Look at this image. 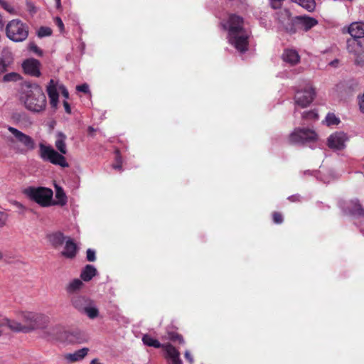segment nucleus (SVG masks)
<instances>
[{"mask_svg": "<svg viewBox=\"0 0 364 364\" xmlns=\"http://www.w3.org/2000/svg\"><path fill=\"white\" fill-rule=\"evenodd\" d=\"M55 1H56V3H57V5L60 6V0H55Z\"/></svg>", "mask_w": 364, "mask_h": 364, "instance_id": "obj_55", "label": "nucleus"}, {"mask_svg": "<svg viewBox=\"0 0 364 364\" xmlns=\"http://www.w3.org/2000/svg\"><path fill=\"white\" fill-rule=\"evenodd\" d=\"M302 118L306 120H316L318 118V115L314 110L304 112L302 114Z\"/></svg>", "mask_w": 364, "mask_h": 364, "instance_id": "obj_32", "label": "nucleus"}, {"mask_svg": "<svg viewBox=\"0 0 364 364\" xmlns=\"http://www.w3.org/2000/svg\"><path fill=\"white\" fill-rule=\"evenodd\" d=\"M92 300L82 296H75L71 299L72 305L75 309L82 313Z\"/></svg>", "mask_w": 364, "mask_h": 364, "instance_id": "obj_20", "label": "nucleus"}, {"mask_svg": "<svg viewBox=\"0 0 364 364\" xmlns=\"http://www.w3.org/2000/svg\"><path fill=\"white\" fill-rule=\"evenodd\" d=\"M21 79V77L18 73L16 72H11L4 75L2 77V81L4 82H17L19 81Z\"/></svg>", "mask_w": 364, "mask_h": 364, "instance_id": "obj_30", "label": "nucleus"}, {"mask_svg": "<svg viewBox=\"0 0 364 364\" xmlns=\"http://www.w3.org/2000/svg\"><path fill=\"white\" fill-rule=\"evenodd\" d=\"M82 313L86 314L91 319L97 318L99 315V311L92 301H91L90 304L86 306Z\"/></svg>", "mask_w": 364, "mask_h": 364, "instance_id": "obj_27", "label": "nucleus"}, {"mask_svg": "<svg viewBox=\"0 0 364 364\" xmlns=\"http://www.w3.org/2000/svg\"><path fill=\"white\" fill-rule=\"evenodd\" d=\"M358 105L360 111L364 113V90L363 93L358 97Z\"/></svg>", "mask_w": 364, "mask_h": 364, "instance_id": "obj_43", "label": "nucleus"}, {"mask_svg": "<svg viewBox=\"0 0 364 364\" xmlns=\"http://www.w3.org/2000/svg\"><path fill=\"white\" fill-rule=\"evenodd\" d=\"M82 286L83 283L80 279H75L67 285L65 289L68 294H73L80 291Z\"/></svg>", "mask_w": 364, "mask_h": 364, "instance_id": "obj_25", "label": "nucleus"}, {"mask_svg": "<svg viewBox=\"0 0 364 364\" xmlns=\"http://www.w3.org/2000/svg\"><path fill=\"white\" fill-rule=\"evenodd\" d=\"M6 323V318L0 316V337L3 335Z\"/></svg>", "mask_w": 364, "mask_h": 364, "instance_id": "obj_45", "label": "nucleus"}, {"mask_svg": "<svg viewBox=\"0 0 364 364\" xmlns=\"http://www.w3.org/2000/svg\"><path fill=\"white\" fill-rule=\"evenodd\" d=\"M6 323H5V327L8 326L11 331L16 332L28 333L25 322L23 321V323H20L18 321L9 320L8 318H6Z\"/></svg>", "mask_w": 364, "mask_h": 364, "instance_id": "obj_23", "label": "nucleus"}, {"mask_svg": "<svg viewBox=\"0 0 364 364\" xmlns=\"http://www.w3.org/2000/svg\"><path fill=\"white\" fill-rule=\"evenodd\" d=\"M348 136L343 132H336L331 134L328 138V146L329 148L336 150H341L345 147Z\"/></svg>", "mask_w": 364, "mask_h": 364, "instance_id": "obj_10", "label": "nucleus"}, {"mask_svg": "<svg viewBox=\"0 0 364 364\" xmlns=\"http://www.w3.org/2000/svg\"><path fill=\"white\" fill-rule=\"evenodd\" d=\"M40 66V62L34 58L27 59L22 64L24 72L33 77H39L41 75Z\"/></svg>", "mask_w": 364, "mask_h": 364, "instance_id": "obj_13", "label": "nucleus"}, {"mask_svg": "<svg viewBox=\"0 0 364 364\" xmlns=\"http://www.w3.org/2000/svg\"><path fill=\"white\" fill-rule=\"evenodd\" d=\"M341 122L340 119L333 113H328L325 118L324 123L327 126L338 125Z\"/></svg>", "mask_w": 364, "mask_h": 364, "instance_id": "obj_31", "label": "nucleus"}, {"mask_svg": "<svg viewBox=\"0 0 364 364\" xmlns=\"http://www.w3.org/2000/svg\"><path fill=\"white\" fill-rule=\"evenodd\" d=\"M299 196H291V197L289 198V199L291 201H294L296 199H297Z\"/></svg>", "mask_w": 364, "mask_h": 364, "instance_id": "obj_52", "label": "nucleus"}, {"mask_svg": "<svg viewBox=\"0 0 364 364\" xmlns=\"http://www.w3.org/2000/svg\"><path fill=\"white\" fill-rule=\"evenodd\" d=\"M184 355L186 359L188 360L190 363H192L193 362V358L188 350H186L185 352Z\"/></svg>", "mask_w": 364, "mask_h": 364, "instance_id": "obj_48", "label": "nucleus"}, {"mask_svg": "<svg viewBox=\"0 0 364 364\" xmlns=\"http://www.w3.org/2000/svg\"><path fill=\"white\" fill-rule=\"evenodd\" d=\"M90 364H102V363H100L97 359H93L90 362Z\"/></svg>", "mask_w": 364, "mask_h": 364, "instance_id": "obj_51", "label": "nucleus"}, {"mask_svg": "<svg viewBox=\"0 0 364 364\" xmlns=\"http://www.w3.org/2000/svg\"><path fill=\"white\" fill-rule=\"evenodd\" d=\"M70 334V336L76 337V338H70L69 340H70V342H78V343L82 342V338L77 336L80 334V331H73Z\"/></svg>", "mask_w": 364, "mask_h": 364, "instance_id": "obj_37", "label": "nucleus"}, {"mask_svg": "<svg viewBox=\"0 0 364 364\" xmlns=\"http://www.w3.org/2000/svg\"><path fill=\"white\" fill-rule=\"evenodd\" d=\"M11 65V62L9 60H6L1 58H0V75L5 73L9 65Z\"/></svg>", "mask_w": 364, "mask_h": 364, "instance_id": "obj_34", "label": "nucleus"}, {"mask_svg": "<svg viewBox=\"0 0 364 364\" xmlns=\"http://www.w3.org/2000/svg\"><path fill=\"white\" fill-rule=\"evenodd\" d=\"M342 209L346 214L357 217H364V210L357 200H351L343 203Z\"/></svg>", "mask_w": 364, "mask_h": 364, "instance_id": "obj_12", "label": "nucleus"}, {"mask_svg": "<svg viewBox=\"0 0 364 364\" xmlns=\"http://www.w3.org/2000/svg\"><path fill=\"white\" fill-rule=\"evenodd\" d=\"M87 259L90 262H94L96 259L95 252L92 249L87 250Z\"/></svg>", "mask_w": 364, "mask_h": 364, "instance_id": "obj_40", "label": "nucleus"}, {"mask_svg": "<svg viewBox=\"0 0 364 364\" xmlns=\"http://www.w3.org/2000/svg\"><path fill=\"white\" fill-rule=\"evenodd\" d=\"M63 106L65 107V112L67 113L70 114L71 112V109H70L69 103L68 102H66V101H64L63 102Z\"/></svg>", "mask_w": 364, "mask_h": 364, "instance_id": "obj_49", "label": "nucleus"}, {"mask_svg": "<svg viewBox=\"0 0 364 364\" xmlns=\"http://www.w3.org/2000/svg\"><path fill=\"white\" fill-rule=\"evenodd\" d=\"M21 318L26 323L27 332L36 329L45 328L50 322V318L48 316L36 312H23L21 314Z\"/></svg>", "mask_w": 364, "mask_h": 364, "instance_id": "obj_5", "label": "nucleus"}, {"mask_svg": "<svg viewBox=\"0 0 364 364\" xmlns=\"http://www.w3.org/2000/svg\"><path fill=\"white\" fill-rule=\"evenodd\" d=\"M59 90L61 91L62 92V95L63 96L68 99V97H69V92L68 91V90L65 87V86L63 85H59Z\"/></svg>", "mask_w": 364, "mask_h": 364, "instance_id": "obj_46", "label": "nucleus"}, {"mask_svg": "<svg viewBox=\"0 0 364 364\" xmlns=\"http://www.w3.org/2000/svg\"><path fill=\"white\" fill-rule=\"evenodd\" d=\"M4 255L1 251H0V260L3 258Z\"/></svg>", "mask_w": 364, "mask_h": 364, "instance_id": "obj_54", "label": "nucleus"}, {"mask_svg": "<svg viewBox=\"0 0 364 364\" xmlns=\"http://www.w3.org/2000/svg\"><path fill=\"white\" fill-rule=\"evenodd\" d=\"M294 24L299 28L307 31L318 24V21L307 16H299L294 20Z\"/></svg>", "mask_w": 364, "mask_h": 364, "instance_id": "obj_14", "label": "nucleus"}, {"mask_svg": "<svg viewBox=\"0 0 364 364\" xmlns=\"http://www.w3.org/2000/svg\"><path fill=\"white\" fill-rule=\"evenodd\" d=\"M60 84L58 82H55L54 80H50L49 84L47 86V92L50 99V103L52 107L56 109L58 104V91L59 85Z\"/></svg>", "mask_w": 364, "mask_h": 364, "instance_id": "obj_15", "label": "nucleus"}, {"mask_svg": "<svg viewBox=\"0 0 364 364\" xmlns=\"http://www.w3.org/2000/svg\"><path fill=\"white\" fill-rule=\"evenodd\" d=\"M55 22L56 25L58 26V27L59 28L60 31H63L64 29V25H63V23L61 18L59 17H56L55 18Z\"/></svg>", "mask_w": 364, "mask_h": 364, "instance_id": "obj_47", "label": "nucleus"}, {"mask_svg": "<svg viewBox=\"0 0 364 364\" xmlns=\"http://www.w3.org/2000/svg\"><path fill=\"white\" fill-rule=\"evenodd\" d=\"M77 90L80 92L88 93L89 92V86L87 84L85 83L81 85L77 86Z\"/></svg>", "mask_w": 364, "mask_h": 364, "instance_id": "obj_44", "label": "nucleus"}, {"mask_svg": "<svg viewBox=\"0 0 364 364\" xmlns=\"http://www.w3.org/2000/svg\"><path fill=\"white\" fill-rule=\"evenodd\" d=\"M96 273L97 269L95 268V267L90 264H87L82 269L80 277L83 281L88 282L95 276Z\"/></svg>", "mask_w": 364, "mask_h": 364, "instance_id": "obj_24", "label": "nucleus"}, {"mask_svg": "<svg viewBox=\"0 0 364 364\" xmlns=\"http://www.w3.org/2000/svg\"><path fill=\"white\" fill-rule=\"evenodd\" d=\"M0 5L2 8H4L6 11H7L9 13L14 12L13 7L10 5L9 3L6 2L4 0H0Z\"/></svg>", "mask_w": 364, "mask_h": 364, "instance_id": "obj_38", "label": "nucleus"}, {"mask_svg": "<svg viewBox=\"0 0 364 364\" xmlns=\"http://www.w3.org/2000/svg\"><path fill=\"white\" fill-rule=\"evenodd\" d=\"M283 60L291 65H295L299 63L300 57L295 50H285L282 55Z\"/></svg>", "mask_w": 364, "mask_h": 364, "instance_id": "obj_22", "label": "nucleus"}, {"mask_svg": "<svg viewBox=\"0 0 364 364\" xmlns=\"http://www.w3.org/2000/svg\"><path fill=\"white\" fill-rule=\"evenodd\" d=\"M89 349L87 348H82L72 353H68L65 355V358L69 363H75L82 360L87 354Z\"/></svg>", "mask_w": 364, "mask_h": 364, "instance_id": "obj_21", "label": "nucleus"}, {"mask_svg": "<svg viewBox=\"0 0 364 364\" xmlns=\"http://www.w3.org/2000/svg\"><path fill=\"white\" fill-rule=\"evenodd\" d=\"M67 136L63 132H58L55 146L59 151L58 152L51 146L46 145L43 143L39 144V156L45 161H48L54 165H58L63 168L69 166L63 154L68 152L66 141Z\"/></svg>", "mask_w": 364, "mask_h": 364, "instance_id": "obj_2", "label": "nucleus"}, {"mask_svg": "<svg viewBox=\"0 0 364 364\" xmlns=\"http://www.w3.org/2000/svg\"><path fill=\"white\" fill-rule=\"evenodd\" d=\"M6 35L14 42H23L28 36V27L18 19L10 21L6 26Z\"/></svg>", "mask_w": 364, "mask_h": 364, "instance_id": "obj_4", "label": "nucleus"}, {"mask_svg": "<svg viewBox=\"0 0 364 364\" xmlns=\"http://www.w3.org/2000/svg\"><path fill=\"white\" fill-rule=\"evenodd\" d=\"M347 50L350 54L353 55L355 64L360 67H364V47L362 44L355 39H348Z\"/></svg>", "mask_w": 364, "mask_h": 364, "instance_id": "obj_9", "label": "nucleus"}, {"mask_svg": "<svg viewBox=\"0 0 364 364\" xmlns=\"http://www.w3.org/2000/svg\"><path fill=\"white\" fill-rule=\"evenodd\" d=\"M122 158L121 156H119V151H117V154H116V164H113V168L114 169H120L121 167H122Z\"/></svg>", "mask_w": 364, "mask_h": 364, "instance_id": "obj_39", "label": "nucleus"}, {"mask_svg": "<svg viewBox=\"0 0 364 364\" xmlns=\"http://www.w3.org/2000/svg\"><path fill=\"white\" fill-rule=\"evenodd\" d=\"M51 34H52V30L48 27L42 26L38 31V36L39 38L49 36Z\"/></svg>", "mask_w": 364, "mask_h": 364, "instance_id": "obj_33", "label": "nucleus"}, {"mask_svg": "<svg viewBox=\"0 0 364 364\" xmlns=\"http://www.w3.org/2000/svg\"><path fill=\"white\" fill-rule=\"evenodd\" d=\"M61 254L66 258L72 259L75 257L77 254V245L70 237H68L65 240V245Z\"/></svg>", "mask_w": 364, "mask_h": 364, "instance_id": "obj_19", "label": "nucleus"}, {"mask_svg": "<svg viewBox=\"0 0 364 364\" xmlns=\"http://www.w3.org/2000/svg\"><path fill=\"white\" fill-rule=\"evenodd\" d=\"M28 48L31 51L36 53V55L41 56L43 51L35 44L33 42H31L28 45Z\"/></svg>", "mask_w": 364, "mask_h": 364, "instance_id": "obj_35", "label": "nucleus"}, {"mask_svg": "<svg viewBox=\"0 0 364 364\" xmlns=\"http://www.w3.org/2000/svg\"><path fill=\"white\" fill-rule=\"evenodd\" d=\"M273 220L275 223L279 224L282 223L283 217L279 213L274 212L273 213Z\"/></svg>", "mask_w": 364, "mask_h": 364, "instance_id": "obj_42", "label": "nucleus"}, {"mask_svg": "<svg viewBox=\"0 0 364 364\" xmlns=\"http://www.w3.org/2000/svg\"><path fill=\"white\" fill-rule=\"evenodd\" d=\"M223 26L228 31L229 43L240 53L247 51L250 32L244 28L243 18L237 15H231Z\"/></svg>", "mask_w": 364, "mask_h": 364, "instance_id": "obj_1", "label": "nucleus"}, {"mask_svg": "<svg viewBox=\"0 0 364 364\" xmlns=\"http://www.w3.org/2000/svg\"><path fill=\"white\" fill-rule=\"evenodd\" d=\"M8 130L13 134L17 141L21 143L28 149L33 150L35 149V141L30 136L13 127L9 126Z\"/></svg>", "mask_w": 364, "mask_h": 364, "instance_id": "obj_11", "label": "nucleus"}, {"mask_svg": "<svg viewBox=\"0 0 364 364\" xmlns=\"http://www.w3.org/2000/svg\"><path fill=\"white\" fill-rule=\"evenodd\" d=\"M169 338L173 341H178L180 343H184V340L183 337L178 333H169Z\"/></svg>", "mask_w": 364, "mask_h": 364, "instance_id": "obj_36", "label": "nucleus"}, {"mask_svg": "<svg viewBox=\"0 0 364 364\" xmlns=\"http://www.w3.org/2000/svg\"><path fill=\"white\" fill-rule=\"evenodd\" d=\"M8 215L4 212L0 211V228H3L7 221Z\"/></svg>", "mask_w": 364, "mask_h": 364, "instance_id": "obj_41", "label": "nucleus"}, {"mask_svg": "<svg viewBox=\"0 0 364 364\" xmlns=\"http://www.w3.org/2000/svg\"><path fill=\"white\" fill-rule=\"evenodd\" d=\"M89 132L91 133L92 132H94V129L92 127H90L89 129H88Z\"/></svg>", "mask_w": 364, "mask_h": 364, "instance_id": "obj_53", "label": "nucleus"}, {"mask_svg": "<svg viewBox=\"0 0 364 364\" xmlns=\"http://www.w3.org/2000/svg\"><path fill=\"white\" fill-rule=\"evenodd\" d=\"M68 237H65L61 232H55L48 234L47 236L50 244L55 248L60 247Z\"/></svg>", "mask_w": 364, "mask_h": 364, "instance_id": "obj_18", "label": "nucleus"}, {"mask_svg": "<svg viewBox=\"0 0 364 364\" xmlns=\"http://www.w3.org/2000/svg\"><path fill=\"white\" fill-rule=\"evenodd\" d=\"M142 341L145 345L156 348H162L163 346V344H161L159 341L153 338L149 335H144L142 338Z\"/></svg>", "mask_w": 364, "mask_h": 364, "instance_id": "obj_29", "label": "nucleus"}, {"mask_svg": "<svg viewBox=\"0 0 364 364\" xmlns=\"http://www.w3.org/2000/svg\"><path fill=\"white\" fill-rule=\"evenodd\" d=\"M26 193L42 206L51 205L53 191L49 188L29 187L26 190Z\"/></svg>", "mask_w": 364, "mask_h": 364, "instance_id": "obj_7", "label": "nucleus"}, {"mask_svg": "<svg viewBox=\"0 0 364 364\" xmlns=\"http://www.w3.org/2000/svg\"><path fill=\"white\" fill-rule=\"evenodd\" d=\"M306 9L309 11H312L315 9L316 3L314 0H291Z\"/></svg>", "mask_w": 364, "mask_h": 364, "instance_id": "obj_28", "label": "nucleus"}, {"mask_svg": "<svg viewBox=\"0 0 364 364\" xmlns=\"http://www.w3.org/2000/svg\"><path fill=\"white\" fill-rule=\"evenodd\" d=\"M55 198L57 201L54 204L64 205L67 203V197L63 189L58 185L55 186Z\"/></svg>", "mask_w": 364, "mask_h": 364, "instance_id": "obj_26", "label": "nucleus"}, {"mask_svg": "<svg viewBox=\"0 0 364 364\" xmlns=\"http://www.w3.org/2000/svg\"><path fill=\"white\" fill-rule=\"evenodd\" d=\"M316 133L310 129H296L289 135L291 144H304L317 140Z\"/></svg>", "mask_w": 364, "mask_h": 364, "instance_id": "obj_8", "label": "nucleus"}, {"mask_svg": "<svg viewBox=\"0 0 364 364\" xmlns=\"http://www.w3.org/2000/svg\"><path fill=\"white\" fill-rule=\"evenodd\" d=\"M20 100L26 109L40 112L46 107V97L42 88L36 83L24 82L21 88Z\"/></svg>", "mask_w": 364, "mask_h": 364, "instance_id": "obj_3", "label": "nucleus"}, {"mask_svg": "<svg viewBox=\"0 0 364 364\" xmlns=\"http://www.w3.org/2000/svg\"><path fill=\"white\" fill-rule=\"evenodd\" d=\"M11 203L19 209L23 210L25 208L24 206L23 205V204H21V203H19L16 200L12 201Z\"/></svg>", "mask_w": 364, "mask_h": 364, "instance_id": "obj_50", "label": "nucleus"}, {"mask_svg": "<svg viewBox=\"0 0 364 364\" xmlns=\"http://www.w3.org/2000/svg\"><path fill=\"white\" fill-rule=\"evenodd\" d=\"M348 33L353 38H360L364 37V22H353L348 28Z\"/></svg>", "mask_w": 364, "mask_h": 364, "instance_id": "obj_17", "label": "nucleus"}, {"mask_svg": "<svg viewBox=\"0 0 364 364\" xmlns=\"http://www.w3.org/2000/svg\"><path fill=\"white\" fill-rule=\"evenodd\" d=\"M316 97L315 88L311 85H306L303 89L296 91L294 95L295 109L305 108L309 106Z\"/></svg>", "mask_w": 364, "mask_h": 364, "instance_id": "obj_6", "label": "nucleus"}, {"mask_svg": "<svg viewBox=\"0 0 364 364\" xmlns=\"http://www.w3.org/2000/svg\"><path fill=\"white\" fill-rule=\"evenodd\" d=\"M162 348L166 352V358L171 360V364H182V361L180 359V353L178 350L172 345L163 344Z\"/></svg>", "mask_w": 364, "mask_h": 364, "instance_id": "obj_16", "label": "nucleus"}]
</instances>
